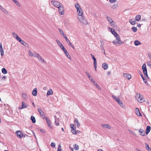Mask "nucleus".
I'll return each instance as SVG.
<instances>
[{"label": "nucleus", "instance_id": "nucleus-1", "mask_svg": "<svg viewBox=\"0 0 151 151\" xmlns=\"http://www.w3.org/2000/svg\"><path fill=\"white\" fill-rule=\"evenodd\" d=\"M75 7L77 9V12L78 16H83V11L80 5L77 3L75 4Z\"/></svg>", "mask_w": 151, "mask_h": 151}, {"label": "nucleus", "instance_id": "nucleus-2", "mask_svg": "<svg viewBox=\"0 0 151 151\" xmlns=\"http://www.w3.org/2000/svg\"><path fill=\"white\" fill-rule=\"evenodd\" d=\"M137 100L139 103H142L145 101V99L143 96L140 94L137 93L135 96Z\"/></svg>", "mask_w": 151, "mask_h": 151}, {"label": "nucleus", "instance_id": "nucleus-3", "mask_svg": "<svg viewBox=\"0 0 151 151\" xmlns=\"http://www.w3.org/2000/svg\"><path fill=\"white\" fill-rule=\"evenodd\" d=\"M34 57L37 58L39 61L42 63H46L44 59L38 53L35 54L34 55Z\"/></svg>", "mask_w": 151, "mask_h": 151}, {"label": "nucleus", "instance_id": "nucleus-4", "mask_svg": "<svg viewBox=\"0 0 151 151\" xmlns=\"http://www.w3.org/2000/svg\"><path fill=\"white\" fill-rule=\"evenodd\" d=\"M113 44L116 46H118L119 45H121L122 44L123 42L121 40L120 37H117L116 39V40L113 42Z\"/></svg>", "mask_w": 151, "mask_h": 151}, {"label": "nucleus", "instance_id": "nucleus-5", "mask_svg": "<svg viewBox=\"0 0 151 151\" xmlns=\"http://www.w3.org/2000/svg\"><path fill=\"white\" fill-rule=\"evenodd\" d=\"M78 19L82 23L86 25L88 23L87 21L84 18L83 16H78Z\"/></svg>", "mask_w": 151, "mask_h": 151}, {"label": "nucleus", "instance_id": "nucleus-6", "mask_svg": "<svg viewBox=\"0 0 151 151\" xmlns=\"http://www.w3.org/2000/svg\"><path fill=\"white\" fill-rule=\"evenodd\" d=\"M51 4L56 7L58 8L59 6L62 4L60 2L55 0H52L51 2Z\"/></svg>", "mask_w": 151, "mask_h": 151}, {"label": "nucleus", "instance_id": "nucleus-7", "mask_svg": "<svg viewBox=\"0 0 151 151\" xmlns=\"http://www.w3.org/2000/svg\"><path fill=\"white\" fill-rule=\"evenodd\" d=\"M58 8L59 14L61 15L64 14V9L63 5L62 4L59 6Z\"/></svg>", "mask_w": 151, "mask_h": 151}, {"label": "nucleus", "instance_id": "nucleus-8", "mask_svg": "<svg viewBox=\"0 0 151 151\" xmlns=\"http://www.w3.org/2000/svg\"><path fill=\"white\" fill-rule=\"evenodd\" d=\"M112 97L115 100L117 101L120 106H122L123 105L122 102L118 98L114 95H112Z\"/></svg>", "mask_w": 151, "mask_h": 151}, {"label": "nucleus", "instance_id": "nucleus-9", "mask_svg": "<svg viewBox=\"0 0 151 151\" xmlns=\"http://www.w3.org/2000/svg\"><path fill=\"white\" fill-rule=\"evenodd\" d=\"M16 133L17 137L20 138H21L23 137V133L20 131H17Z\"/></svg>", "mask_w": 151, "mask_h": 151}, {"label": "nucleus", "instance_id": "nucleus-10", "mask_svg": "<svg viewBox=\"0 0 151 151\" xmlns=\"http://www.w3.org/2000/svg\"><path fill=\"white\" fill-rule=\"evenodd\" d=\"M28 105L24 102H23L22 103V107H19V109H21L24 108H26L27 107Z\"/></svg>", "mask_w": 151, "mask_h": 151}, {"label": "nucleus", "instance_id": "nucleus-11", "mask_svg": "<svg viewBox=\"0 0 151 151\" xmlns=\"http://www.w3.org/2000/svg\"><path fill=\"white\" fill-rule=\"evenodd\" d=\"M142 68L143 70L144 73L146 74L147 72V69L146 67V65L145 63H144L142 66Z\"/></svg>", "mask_w": 151, "mask_h": 151}, {"label": "nucleus", "instance_id": "nucleus-12", "mask_svg": "<svg viewBox=\"0 0 151 151\" xmlns=\"http://www.w3.org/2000/svg\"><path fill=\"white\" fill-rule=\"evenodd\" d=\"M123 76L125 78H127L128 80L130 79L131 78V75L128 73H124Z\"/></svg>", "mask_w": 151, "mask_h": 151}, {"label": "nucleus", "instance_id": "nucleus-13", "mask_svg": "<svg viewBox=\"0 0 151 151\" xmlns=\"http://www.w3.org/2000/svg\"><path fill=\"white\" fill-rule=\"evenodd\" d=\"M139 74L141 76L143 80V82L144 83H145L146 84V85H149V84L148 83H147V81L146 80V79H145L144 77L143 76V75L141 73V72H140V73H139Z\"/></svg>", "mask_w": 151, "mask_h": 151}, {"label": "nucleus", "instance_id": "nucleus-14", "mask_svg": "<svg viewBox=\"0 0 151 151\" xmlns=\"http://www.w3.org/2000/svg\"><path fill=\"white\" fill-rule=\"evenodd\" d=\"M148 56L149 58L150 61H148L147 63V65L149 66H151V53H149Z\"/></svg>", "mask_w": 151, "mask_h": 151}, {"label": "nucleus", "instance_id": "nucleus-15", "mask_svg": "<svg viewBox=\"0 0 151 151\" xmlns=\"http://www.w3.org/2000/svg\"><path fill=\"white\" fill-rule=\"evenodd\" d=\"M45 118L46 120L47 121V124L48 127L50 128H51V123L50 121L47 117H45Z\"/></svg>", "mask_w": 151, "mask_h": 151}, {"label": "nucleus", "instance_id": "nucleus-16", "mask_svg": "<svg viewBox=\"0 0 151 151\" xmlns=\"http://www.w3.org/2000/svg\"><path fill=\"white\" fill-rule=\"evenodd\" d=\"M74 122L75 124L78 127H79L80 126V124L77 119H75Z\"/></svg>", "mask_w": 151, "mask_h": 151}, {"label": "nucleus", "instance_id": "nucleus-17", "mask_svg": "<svg viewBox=\"0 0 151 151\" xmlns=\"http://www.w3.org/2000/svg\"><path fill=\"white\" fill-rule=\"evenodd\" d=\"M139 133L140 135L144 136H145V132L142 129H140L139 130Z\"/></svg>", "mask_w": 151, "mask_h": 151}, {"label": "nucleus", "instance_id": "nucleus-18", "mask_svg": "<svg viewBox=\"0 0 151 151\" xmlns=\"http://www.w3.org/2000/svg\"><path fill=\"white\" fill-rule=\"evenodd\" d=\"M135 113L137 114V115L138 116H141V114L140 113L139 109L137 108H136L135 109Z\"/></svg>", "mask_w": 151, "mask_h": 151}, {"label": "nucleus", "instance_id": "nucleus-19", "mask_svg": "<svg viewBox=\"0 0 151 151\" xmlns=\"http://www.w3.org/2000/svg\"><path fill=\"white\" fill-rule=\"evenodd\" d=\"M19 41L21 44H22L23 45L26 46L27 44L24 42L23 40H21L20 38L19 39L17 40Z\"/></svg>", "mask_w": 151, "mask_h": 151}, {"label": "nucleus", "instance_id": "nucleus-20", "mask_svg": "<svg viewBox=\"0 0 151 151\" xmlns=\"http://www.w3.org/2000/svg\"><path fill=\"white\" fill-rule=\"evenodd\" d=\"M0 52H1V55L3 56L4 55V51L2 48V46L1 44L0 45Z\"/></svg>", "mask_w": 151, "mask_h": 151}, {"label": "nucleus", "instance_id": "nucleus-21", "mask_svg": "<svg viewBox=\"0 0 151 151\" xmlns=\"http://www.w3.org/2000/svg\"><path fill=\"white\" fill-rule=\"evenodd\" d=\"M151 129V127L149 126H148L146 127V134L147 135V134L150 132V131Z\"/></svg>", "mask_w": 151, "mask_h": 151}, {"label": "nucleus", "instance_id": "nucleus-22", "mask_svg": "<svg viewBox=\"0 0 151 151\" xmlns=\"http://www.w3.org/2000/svg\"><path fill=\"white\" fill-rule=\"evenodd\" d=\"M102 67L104 70H106L108 68V65L106 63H103L102 65Z\"/></svg>", "mask_w": 151, "mask_h": 151}, {"label": "nucleus", "instance_id": "nucleus-23", "mask_svg": "<svg viewBox=\"0 0 151 151\" xmlns=\"http://www.w3.org/2000/svg\"><path fill=\"white\" fill-rule=\"evenodd\" d=\"M12 35L17 40H18L20 37L18 36L17 35V34L15 32H13Z\"/></svg>", "mask_w": 151, "mask_h": 151}, {"label": "nucleus", "instance_id": "nucleus-24", "mask_svg": "<svg viewBox=\"0 0 151 151\" xmlns=\"http://www.w3.org/2000/svg\"><path fill=\"white\" fill-rule=\"evenodd\" d=\"M37 88H35L33 89V90L32 91V95L34 96H36L37 95Z\"/></svg>", "mask_w": 151, "mask_h": 151}, {"label": "nucleus", "instance_id": "nucleus-25", "mask_svg": "<svg viewBox=\"0 0 151 151\" xmlns=\"http://www.w3.org/2000/svg\"><path fill=\"white\" fill-rule=\"evenodd\" d=\"M102 126L109 129L111 128V127L108 124H102Z\"/></svg>", "mask_w": 151, "mask_h": 151}, {"label": "nucleus", "instance_id": "nucleus-26", "mask_svg": "<svg viewBox=\"0 0 151 151\" xmlns=\"http://www.w3.org/2000/svg\"><path fill=\"white\" fill-rule=\"evenodd\" d=\"M141 16L140 15H138L135 17V21H139L141 19Z\"/></svg>", "mask_w": 151, "mask_h": 151}, {"label": "nucleus", "instance_id": "nucleus-27", "mask_svg": "<svg viewBox=\"0 0 151 151\" xmlns=\"http://www.w3.org/2000/svg\"><path fill=\"white\" fill-rule=\"evenodd\" d=\"M106 19H107V20H108V21L109 23L110 24H111L113 22V20L109 17L107 16Z\"/></svg>", "mask_w": 151, "mask_h": 151}, {"label": "nucleus", "instance_id": "nucleus-28", "mask_svg": "<svg viewBox=\"0 0 151 151\" xmlns=\"http://www.w3.org/2000/svg\"><path fill=\"white\" fill-rule=\"evenodd\" d=\"M37 53L36 52H34L33 53H32L30 50H29V55L30 57H34V55L35 54H37Z\"/></svg>", "mask_w": 151, "mask_h": 151}, {"label": "nucleus", "instance_id": "nucleus-29", "mask_svg": "<svg viewBox=\"0 0 151 151\" xmlns=\"http://www.w3.org/2000/svg\"><path fill=\"white\" fill-rule=\"evenodd\" d=\"M58 30L60 33L64 37L66 36V35L64 33L63 30L59 28Z\"/></svg>", "mask_w": 151, "mask_h": 151}, {"label": "nucleus", "instance_id": "nucleus-30", "mask_svg": "<svg viewBox=\"0 0 151 151\" xmlns=\"http://www.w3.org/2000/svg\"><path fill=\"white\" fill-rule=\"evenodd\" d=\"M56 42L57 44L58 45L60 46V47H61L63 46V45L58 40H56Z\"/></svg>", "mask_w": 151, "mask_h": 151}, {"label": "nucleus", "instance_id": "nucleus-31", "mask_svg": "<svg viewBox=\"0 0 151 151\" xmlns=\"http://www.w3.org/2000/svg\"><path fill=\"white\" fill-rule=\"evenodd\" d=\"M38 112L41 115V116H43L44 113V112L42 111V110L40 109H38Z\"/></svg>", "mask_w": 151, "mask_h": 151}, {"label": "nucleus", "instance_id": "nucleus-32", "mask_svg": "<svg viewBox=\"0 0 151 151\" xmlns=\"http://www.w3.org/2000/svg\"><path fill=\"white\" fill-rule=\"evenodd\" d=\"M53 93V91L51 89H50L48 90L47 92V96H49L50 95L52 94Z\"/></svg>", "mask_w": 151, "mask_h": 151}, {"label": "nucleus", "instance_id": "nucleus-33", "mask_svg": "<svg viewBox=\"0 0 151 151\" xmlns=\"http://www.w3.org/2000/svg\"><path fill=\"white\" fill-rule=\"evenodd\" d=\"M134 44L136 46H138L141 44V43L138 40H136L134 42Z\"/></svg>", "mask_w": 151, "mask_h": 151}, {"label": "nucleus", "instance_id": "nucleus-34", "mask_svg": "<svg viewBox=\"0 0 151 151\" xmlns=\"http://www.w3.org/2000/svg\"><path fill=\"white\" fill-rule=\"evenodd\" d=\"M146 149L148 151H151V148L149 147V145L146 143L145 144Z\"/></svg>", "mask_w": 151, "mask_h": 151}, {"label": "nucleus", "instance_id": "nucleus-35", "mask_svg": "<svg viewBox=\"0 0 151 151\" xmlns=\"http://www.w3.org/2000/svg\"><path fill=\"white\" fill-rule=\"evenodd\" d=\"M31 119L32 122L33 123H35L36 122V120L35 117L33 116H32L31 117Z\"/></svg>", "mask_w": 151, "mask_h": 151}, {"label": "nucleus", "instance_id": "nucleus-36", "mask_svg": "<svg viewBox=\"0 0 151 151\" xmlns=\"http://www.w3.org/2000/svg\"><path fill=\"white\" fill-rule=\"evenodd\" d=\"M59 119L57 118H55V123L56 126H58L59 124V123L58 122Z\"/></svg>", "mask_w": 151, "mask_h": 151}, {"label": "nucleus", "instance_id": "nucleus-37", "mask_svg": "<svg viewBox=\"0 0 151 151\" xmlns=\"http://www.w3.org/2000/svg\"><path fill=\"white\" fill-rule=\"evenodd\" d=\"M17 5L19 6H20V5L19 2L17 0H12Z\"/></svg>", "mask_w": 151, "mask_h": 151}, {"label": "nucleus", "instance_id": "nucleus-38", "mask_svg": "<svg viewBox=\"0 0 151 151\" xmlns=\"http://www.w3.org/2000/svg\"><path fill=\"white\" fill-rule=\"evenodd\" d=\"M129 22L132 25H134L136 23V21H132V19H130L129 20Z\"/></svg>", "mask_w": 151, "mask_h": 151}, {"label": "nucleus", "instance_id": "nucleus-39", "mask_svg": "<svg viewBox=\"0 0 151 151\" xmlns=\"http://www.w3.org/2000/svg\"><path fill=\"white\" fill-rule=\"evenodd\" d=\"M73 147H74V148L75 149V150H78L79 148L78 146L76 144L74 145Z\"/></svg>", "mask_w": 151, "mask_h": 151}, {"label": "nucleus", "instance_id": "nucleus-40", "mask_svg": "<svg viewBox=\"0 0 151 151\" xmlns=\"http://www.w3.org/2000/svg\"><path fill=\"white\" fill-rule=\"evenodd\" d=\"M71 132L72 133L74 134H77L76 129L75 128H73L72 129H71Z\"/></svg>", "mask_w": 151, "mask_h": 151}, {"label": "nucleus", "instance_id": "nucleus-41", "mask_svg": "<svg viewBox=\"0 0 151 151\" xmlns=\"http://www.w3.org/2000/svg\"><path fill=\"white\" fill-rule=\"evenodd\" d=\"M93 64L94 66L95 69V70L96 71L97 68V62L96 60H94Z\"/></svg>", "mask_w": 151, "mask_h": 151}, {"label": "nucleus", "instance_id": "nucleus-42", "mask_svg": "<svg viewBox=\"0 0 151 151\" xmlns=\"http://www.w3.org/2000/svg\"><path fill=\"white\" fill-rule=\"evenodd\" d=\"M22 98L24 100H26L27 99V96L25 94H22Z\"/></svg>", "mask_w": 151, "mask_h": 151}, {"label": "nucleus", "instance_id": "nucleus-43", "mask_svg": "<svg viewBox=\"0 0 151 151\" xmlns=\"http://www.w3.org/2000/svg\"><path fill=\"white\" fill-rule=\"evenodd\" d=\"M64 53L65 54V55H66V56L68 58L70 59V60L71 59V58L70 55H69V54L67 52V51L66 52H65Z\"/></svg>", "mask_w": 151, "mask_h": 151}, {"label": "nucleus", "instance_id": "nucleus-44", "mask_svg": "<svg viewBox=\"0 0 151 151\" xmlns=\"http://www.w3.org/2000/svg\"><path fill=\"white\" fill-rule=\"evenodd\" d=\"M1 71L2 73L4 74H6L7 73V71L4 68H2Z\"/></svg>", "mask_w": 151, "mask_h": 151}, {"label": "nucleus", "instance_id": "nucleus-45", "mask_svg": "<svg viewBox=\"0 0 151 151\" xmlns=\"http://www.w3.org/2000/svg\"><path fill=\"white\" fill-rule=\"evenodd\" d=\"M131 29L132 31L134 32H136L137 31V27H132Z\"/></svg>", "mask_w": 151, "mask_h": 151}, {"label": "nucleus", "instance_id": "nucleus-46", "mask_svg": "<svg viewBox=\"0 0 151 151\" xmlns=\"http://www.w3.org/2000/svg\"><path fill=\"white\" fill-rule=\"evenodd\" d=\"M93 84L99 90L101 89V88L100 86L97 84V83L95 82Z\"/></svg>", "mask_w": 151, "mask_h": 151}, {"label": "nucleus", "instance_id": "nucleus-47", "mask_svg": "<svg viewBox=\"0 0 151 151\" xmlns=\"http://www.w3.org/2000/svg\"><path fill=\"white\" fill-rule=\"evenodd\" d=\"M61 49L63 50L64 52L65 53V52H66L67 51L65 48L64 46H63L61 47H60Z\"/></svg>", "mask_w": 151, "mask_h": 151}, {"label": "nucleus", "instance_id": "nucleus-48", "mask_svg": "<svg viewBox=\"0 0 151 151\" xmlns=\"http://www.w3.org/2000/svg\"><path fill=\"white\" fill-rule=\"evenodd\" d=\"M0 9L4 13L5 12V11L6 10L2 6H1V7H0Z\"/></svg>", "mask_w": 151, "mask_h": 151}, {"label": "nucleus", "instance_id": "nucleus-49", "mask_svg": "<svg viewBox=\"0 0 151 151\" xmlns=\"http://www.w3.org/2000/svg\"><path fill=\"white\" fill-rule=\"evenodd\" d=\"M0 9L4 13L5 12V11L6 10L2 6H1V7H0Z\"/></svg>", "mask_w": 151, "mask_h": 151}, {"label": "nucleus", "instance_id": "nucleus-50", "mask_svg": "<svg viewBox=\"0 0 151 151\" xmlns=\"http://www.w3.org/2000/svg\"><path fill=\"white\" fill-rule=\"evenodd\" d=\"M0 9L4 13L5 12V11L6 10L2 6H1V7H0Z\"/></svg>", "mask_w": 151, "mask_h": 151}, {"label": "nucleus", "instance_id": "nucleus-51", "mask_svg": "<svg viewBox=\"0 0 151 151\" xmlns=\"http://www.w3.org/2000/svg\"><path fill=\"white\" fill-rule=\"evenodd\" d=\"M50 146H51L53 147V148H54L55 147V143H54V142H52L51 143V144H50Z\"/></svg>", "mask_w": 151, "mask_h": 151}, {"label": "nucleus", "instance_id": "nucleus-52", "mask_svg": "<svg viewBox=\"0 0 151 151\" xmlns=\"http://www.w3.org/2000/svg\"><path fill=\"white\" fill-rule=\"evenodd\" d=\"M114 36L116 38L117 37H119L118 35L116 32L114 33L113 34Z\"/></svg>", "mask_w": 151, "mask_h": 151}, {"label": "nucleus", "instance_id": "nucleus-53", "mask_svg": "<svg viewBox=\"0 0 151 151\" xmlns=\"http://www.w3.org/2000/svg\"><path fill=\"white\" fill-rule=\"evenodd\" d=\"M69 45L71 47H72L73 49H74L75 47L74 46L71 44V42H68Z\"/></svg>", "mask_w": 151, "mask_h": 151}, {"label": "nucleus", "instance_id": "nucleus-54", "mask_svg": "<svg viewBox=\"0 0 151 151\" xmlns=\"http://www.w3.org/2000/svg\"><path fill=\"white\" fill-rule=\"evenodd\" d=\"M117 7V4H114L112 6V8L113 9H116V8Z\"/></svg>", "mask_w": 151, "mask_h": 151}, {"label": "nucleus", "instance_id": "nucleus-55", "mask_svg": "<svg viewBox=\"0 0 151 151\" xmlns=\"http://www.w3.org/2000/svg\"><path fill=\"white\" fill-rule=\"evenodd\" d=\"M111 33L113 35L115 32V30L113 29H111Z\"/></svg>", "mask_w": 151, "mask_h": 151}, {"label": "nucleus", "instance_id": "nucleus-56", "mask_svg": "<svg viewBox=\"0 0 151 151\" xmlns=\"http://www.w3.org/2000/svg\"><path fill=\"white\" fill-rule=\"evenodd\" d=\"M64 38H65V40H66V41L67 42H68H68H70V40H69L68 39V38H67V37L66 36H65V37H64Z\"/></svg>", "mask_w": 151, "mask_h": 151}, {"label": "nucleus", "instance_id": "nucleus-57", "mask_svg": "<svg viewBox=\"0 0 151 151\" xmlns=\"http://www.w3.org/2000/svg\"><path fill=\"white\" fill-rule=\"evenodd\" d=\"M91 56L92 59L93 60H96V58H95V57H94V56L92 54H91Z\"/></svg>", "mask_w": 151, "mask_h": 151}, {"label": "nucleus", "instance_id": "nucleus-58", "mask_svg": "<svg viewBox=\"0 0 151 151\" xmlns=\"http://www.w3.org/2000/svg\"><path fill=\"white\" fill-rule=\"evenodd\" d=\"M129 132H130L132 134L134 135V136H135V133H134L131 130H129Z\"/></svg>", "mask_w": 151, "mask_h": 151}, {"label": "nucleus", "instance_id": "nucleus-59", "mask_svg": "<svg viewBox=\"0 0 151 151\" xmlns=\"http://www.w3.org/2000/svg\"><path fill=\"white\" fill-rule=\"evenodd\" d=\"M61 146L60 145L58 146V151H61Z\"/></svg>", "mask_w": 151, "mask_h": 151}, {"label": "nucleus", "instance_id": "nucleus-60", "mask_svg": "<svg viewBox=\"0 0 151 151\" xmlns=\"http://www.w3.org/2000/svg\"><path fill=\"white\" fill-rule=\"evenodd\" d=\"M142 21H144L145 22H147V19H146L145 18H142Z\"/></svg>", "mask_w": 151, "mask_h": 151}, {"label": "nucleus", "instance_id": "nucleus-61", "mask_svg": "<svg viewBox=\"0 0 151 151\" xmlns=\"http://www.w3.org/2000/svg\"><path fill=\"white\" fill-rule=\"evenodd\" d=\"M115 23L113 21V22L110 24L111 26H112L113 27H114L115 26Z\"/></svg>", "mask_w": 151, "mask_h": 151}, {"label": "nucleus", "instance_id": "nucleus-62", "mask_svg": "<svg viewBox=\"0 0 151 151\" xmlns=\"http://www.w3.org/2000/svg\"><path fill=\"white\" fill-rule=\"evenodd\" d=\"M116 0H109V1L111 3H114L116 1Z\"/></svg>", "mask_w": 151, "mask_h": 151}, {"label": "nucleus", "instance_id": "nucleus-63", "mask_svg": "<svg viewBox=\"0 0 151 151\" xmlns=\"http://www.w3.org/2000/svg\"><path fill=\"white\" fill-rule=\"evenodd\" d=\"M144 75H145L146 76L145 77L147 78V79H149V77H148V75L147 74V72L146 74L145 73H144Z\"/></svg>", "mask_w": 151, "mask_h": 151}, {"label": "nucleus", "instance_id": "nucleus-64", "mask_svg": "<svg viewBox=\"0 0 151 151\" xmlns=\"http://www.w3.org/2000/svg\"><path fill=\"white\" fill-rule=\"evenodd\" d=\"M74 124H70V127H71V129L74 128L73 127H74Z\"/></svg>", "mask_w": 151, "mask_h": 151}]
</instances>
